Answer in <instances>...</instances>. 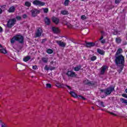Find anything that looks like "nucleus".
<instances>
[{
	"label": "nucleus",
	"mask_w": 127,
	"mask_h": 127,
	"mask_svg": "<svg viewBox=\"0 0 127 127\" xmlns=\"http://www.w3.org/2000/svg\"><path fill=\"white\" fill-rule=\"evenodd\" d=\"M47 52L48 53V54H52V53H53V50L51 49H49L47 50Z\"/></svg>",
	"instance_id": "32"
},
{
	"label": "nucleus",
	"mask_w": 127,
	"mask_h": 127,
	"mask_svg": "<svg viewBox=\"0 0 127 127\" xmlns=\"http://www.w3.org/2000/svg\"><path fill=\"white\" fill-rule=\"evenodd\" d=\"M106 70H107V66L104 65L103 67H102V69L101 70L100 74L101 75L104 74L105 72V71H106Z\"/></svg>",
	"instance_id": "18"
},
{
	"label": "nucleus",
	"mask_w": 127,
	"mask_h": 127,
	"mask_svg": "<svg viewBox=\"0 0 127 127\" xmlns=\"http://www.w3.org/2000/svg\"><path fill=\"white\" fill-rule=\"evenodd\" d=\"M17 52H19V51H18V50H17Z\"/></svg>",
	"instance_id": "62"
},
{
	"label": "nucleus",
	"mask_w": 127,
	"mask_h": 127,
	"mask_svg": "<svg viewBox=\"0 0 127 127\" xmlns=\"http://www.w3.org/2000/svg\"><path fill=\"white\" fill-rule=\"evenodd\" d=\"M83 83L85 85H88V86H95V85H96V84H97L96 82L91 81L88 79H86L85 80H84L83 81Z\"/></svg>",
	"instance_id": "7"
},
{
	"label": "nucleus",
	"mask_w": 127,
	"mask_h": 127,
	"mask_svg": "<svg viewBox=\"0 0 127 127\" xmlns=\"http://www.w3.org/2000/svg\"><path fill=\"white\" fill-rule=\"evenodd\" d=\"M100 105L102 106L103 108H105V105H104V102L103 101L100 102Z\"/></svg>",
	"instance_id": "41"
},
{
	"label": "nucleus",
	"mask_w": 127,
	"mask_h": 127,
	"mask_svg": "<svg viewBox=\"0 0 127 127\" xmlns=\"http://www.w3.org/2000/svg\"><path fill=\"white\" fill-rule=\"evenodd\" d=\"M115 64L117 65H122L125 66V57L123 55L115 56Z\"/></svg>",
	"instance_id": "2"
},
{
	"label": "nucleus",
	"mask_w": 127,
	"mask_h": 127,
	"mask_svg": "<svg viewBox=\"0 0 127 127\" xmlns=\"http://www.w3.org/2000/svg\"><path fill=\"white\" fill-rule=\"evenodd\" d=\"M101 33L102 34H103V35H104V34H105V32L102 31L101 32Z\"/></svg>",
	"instance_id": "54"
},
{
	"label": "nucleus",
	"mask_w": 127,
	"mask_h": 127,
	"mask_svg": "<svg viewBox=\"0 0 127 127\" xmlns=\"http://www.w3.org/2000/svg\"><path fill=\"white\" fill-rule=\"evenodd\" d=\"M100 92L101 93H104V94H105V93H106V89H101L100 90Z\"/></svg>",
	"instance_id": "42"
},
{
	"label": "nucleus",
	"mask_w": 127,
	"mask_h": 127,
	"mask_svg": "<svg viewBox=\"0 0 127 127\" xmlns=\"http://www.w3.org/2000/svg\"><path fill=\"white\" fill-rule=\"evenodd\" d=\"M107 113H108V114H110V115H113V116L117 117V114H115V113H114L113 112H111L110 111H107Z\"/></svg>",
	"instance_id": "36"
},
{
	"label": "nucleus",
	"mask_w": 127,
	"mask_h": 127,
	"mask_svg": "<svg viewBox=\"0 0 127 127\" xmlns=\"http://www.w3.org/2000/svg\"><path fill=\"white\" fill-rule=\"evenodd\" d=\"M113 91H115V87L113 86H110L105 89V95H106V96L111 95L112 92H113Z\"/></svg>",
	"instance_id": "4"
},
{
	"label": "nucleus",
	"mask_w": 127,
	"mask_h": 127,
	"mask_svg": "<svg viewBox=\"0 0 127 127\" xmlns=\"http://www.w3.org/2000/svg\"><path fill=\"white\" fill-rule=\"evenodd\" d=\"M69 94L72 96L73 98H81L82 99V100H86V98H85L84 97H83L82 95H78L76 93L74 92L73 91H70L69 92Z\"/></svg>",
	"instance_id": "5"
},
{
	"label": "nucleus",
	"mask_w": 127,
	"mask_h": 127,
	"mask_svg": "<svg viewBox=\"0 0 127 127\" xmlns=\"http://www.w3.org/2000/svg\"><path fill=\"white\" fill-rule=\"evenodd\" d=\"M52 20L53 22L55 23L56 24H58L59 23L60 20L59 18L56 17H53L52 18Z\"/></svg>",
	"instance_id": "15"
},
{
	"label": "nucleus",
	"mask_w": 127,
	"mask_h": 127,
	"mask_svg": "<svg viewBox=\"0 0 127 127\" xmlns=\"http://www.w3.org/2000/svg\"><path fill=\"white\" fill-rule=\"evenodd\" d=\"M33 4H34V5H39V6H43V5H45V2L38 0H34L33 1Z\"/></svg>",
	"instance_id": "6"
},
{
	"label": "nucleus",
	"mask_w": 127,
	"mask_h": 127,
	"mask_svg": "<svg viewBox=\"0 0 127 127\" xmlns=\"http://www.w3.org/2000/svg\"><path fill=\"white\" fill-rule=\"evenodd\" d=\"M44 22L46 25H50V24L51 23V20L48 17H46L44 18Z\"/></svg>",
	"instance_id": "12"
},
{
	"label": "nucleus",
	"mask_w": 127,
	"mask_h": 127,
	"mask_svg": "<svg viewBox=\"0 0 127 127\" xmlns=\"http://www.w3.org/2000/svg\"><path fill=\"white\" fill-rule=\"evenodd\" d=\"M15 41H17L20 44H23L24 43V37L21 35H16L11 39V44H14Z\"/></svg>",
	"instance_id": "1"
},
{
	"label": "nucleus",
	"mask_w": 127,
	"mask_h": 127,
	"mask_svg": "<svg viewBox=\"0 0 127 127\" xmlns=\"http://www.w3.org/2000/svg\"><path fill=\"white\" fill-rule=\"evenodd\" d=\"M54 63V62L53 61H52L51 62V64H53Z\"/></svg>",
	"instance_id": "57"
},
{
	"label": "nucleus",
	"mask_w": 127,
	"mask_h": 127,
	"mask_svg": "<svg viewBox=\"0 0 127 127\" xmlns=\"http://www.w3.org/2000/svg\"><path fill=\"white\" fill-rule=\"evenodd\" d=\"M101 41V43L104 44V43H106V40L105 39H102L101 40H100Z\"/></svg>",
	"instance_id": "40"
},
{
	"label": "nucleus",
	"mask_w": 127,
	"mask_h": 127,
	"mask_svg": "<svg viewBox=\"0 0 127 127\" xmlns=\"http://www.w3.org/2000/svg\"><path fill=\"white\" fill-rule=\"evenodd\" d=\"M97 52L99 53V54H101V55H104L105 54V51L100 49H97Z\"/></svg>",
	"instance_id": "21"
},
{
	"label": "nucleus",
	"mask_w": 127,
	"mask_h": 127,
	"mask_svg": "<svg viewBox=\"0 0 127 127\" xmlns=\"http://www.w3.org/2000/svg\"><path fill=\"white\" fill-rule=\"evenodd\" d=\"M31 12L32 13V16L33 17H35V16H37V14L40 13V10L37 9H33L31 10Z\"/></svg>",
	"instance_id": "8"
},
{
	"label": "nucleus",
	"mask_w": 127,
	"mask_h": 127,
	"mask_svg": "<svg viewBox=\"0 0 127 127\" xmlns=\"http://www.w3.org/2000/svg\"><path fill=\"white\" fill-rule=\"evenodd\" d=\"M86 47L88 48H91V47H94V46H98V44H95L94 42H86Z\"/></svg>",
	"instance_id": "10"
},
{
	"label": "nucleus",
	"mask_w": 127,
	"mask_h": 127,
	"mask_svg": "<svg viewBox=\"0 0 127 127\" xmlns=\"http://www.w3.org/2000/svg\"><path fill=\"white\" fill-rule=\"evenodd\" d=\"M32 68L34 70H36V69L37 68V65H33V67H32Z\"/></svg>",
	"instance_id": "45"
},
{
	"label": "nucleus",
	"mask_w": 127,
	"mask_h": 127,
	"mask_svg": "<svg viewBox=\"0 0 127 127\" xmlns=\"http://www.w3.org/2000/svg\"><path fill=\"white\" fill-rule=\"evenodd\" d=\"M126 37L127 38V35H126Z\"/></svg>",
	"instance_id": "64"
},
{
	"label": "nucleus",
	"mask_w": 127,
	"mask_h": 127,
	"mask_svg": "<svg viewBox=\"0 0 127 127\" xmlns=\"http://www.w3.org/2000/svg\"><path fill=\"white\" fill-rule=\"evenodd\" d=\"M16 23V19L15 18H12L9 19L7 22L6 27L8 28H11L13 26L15 25V24Z\"/></svg>",
	"instance_id": "3"
},
{
	"label": "nucleus",
	"mask_w": 127,
	"mask_h": 127,
	"mask_svg": "<svg viewBox=\"0 0 127 127\" xmlns=\"http://www.w3.org/2000/svg\"><path fill=\"white\" fill-rule=\"evenodd\" d=\"M0 48H3V47H2V46L0 44Z\"/></svg>",
	"instance_id": "58"
},
{
	"label": "nucleus",
	"mask_w": 127,
	"mask_h": 127,
	"mask_svg": "<svg viewBox=\"0 0 127 127\" xmlns=\"http://www.w3.org/2000/svg\"><path fill=\"white\" fill-rule=\"evenodd\" d=\"M83 58L85 59L86 58L85 57H84Z\"/></svg>",
	"instance_id": "63"
},
{
	"label": "nucleus",
	"mask_w": 127,
	"mask_h": 127,
	"mask_svg": "<svg viewBox=\"0 0 127 127\" xmlns=\"http://www.w3.org/2000/svg\"><path fill=\"white\" fill-rule=\"evenodd\" d=\"M22 48V47L18 46V49L20 50H21V49Z\"/></svg>",
	"instance_id": "53"
},
{
	"label": "nucleus",
	"mask_w": 127,
	"mask_h": 127,
	"mask_svg": "<svg viewBox=\"0 0 127 127\" xmlns=\"http://www.w3.org/2000/svg\"><path fill=\"white\" fill-rule=\"evenodd\" d=\"M120 101H121V102H122V103L123 104H126V105L127 104V99H125V98H121Z\"/></svg>",
	"instance_id": "24"
},
{
	"label": "nucleus",
	"mask_w": 127,
	"mask_h": 127,
	"mask_svg": "<svg viewBox=\"0 0 127 127\" xmlns=\"http://www.w3.org/2000/svg\"><path fill=\"white\" fill-rule=\"evenodd\" d=\"M122 0H115V3L116 4H119V3H120V2H121Z\"/></svg>",
	"instance_id": "38"
},
{
	"label": "nucleus",
	"mask_w": 127,
	"mask_h": 127,
	"mask_svg": "<svg viewBox=\"0 0 127 127\" xmlns=\"http://www.w3.org/2000/svg\"><path fill=\"white\" fill-rule=\"evenodd\" d=\"M121 53H123V49L121 48L118 49L115 56H120V55H122Z\"/></svg>",
	"instance_id": "17"
},
{
	"label": "nucleus",
	"mask_w": 127,
	"mask_h": 127,
	"mask_svg": "<svg viewBox=\"0 0 127 127\" xmlns=\"http://www.w3.org/2000/svg\"><path fill=\"white\" fill-rule=\"evenodd\" d=\"M46 41V39H43L42 42L43 43V42H45Z\"/></svg>",
	"instance_id": "56"
},
{
	"label": "nucleus",
	"mask_w": 127,
	"mask_h": 127,
	"mask_svg": "<svg viewBox=\"0 0 127 127\" xmlns=\"http://www.w3.org/2000/svg\"><path fill=\"white\" fill-rule=\"evenodd\" d=\"M61 13L64 15H65L66 14H69V13H68V11L67 10H62L61 11Z\"/></svg>",
	"instance_id": "29"
},
{
	"label": "nucleus",
	"mask_w": 127,
	"mask_h": 127,
	"mask_svg": "<svg viewBox=\"0 0 127 127\" xmlns=\"http://www.w3.org/2000/svg\"><path fill=\"white\" fill-rule=\"evenodd\" d=\"M69 2H70V0H65L64 1V5L65 6H67L69 5Z\"/></svg>",
	"instance_id": "31"
},
{
	"label": "nucleus",
	"mask_w": 127,
	"mask_h": 127,
	"mask_svg": "<svg viewBox=\"0 0 127 127\" xmlns=\"http://www.w3.org/2000/svg\"><path fill=\"white\" fill-rule=\"evenodd\" d=\"M66 75L68 76V77H71L72 78L76 77V73L72 71H68L66 73Z\"/></svg>",
	"instance_id": "11"
},
{
	"label": "nucleus",
	"mask_w": 127,
	"mask_h": 127,
	"mask_svg": "<svg viewBox=\"0 0 127 127\" xmlns=\"http://www.w3.org/2000/svg\"><path fill=\"white\" fill-rule=\"evenodd\" d=\"M57 43L61 47H65L66 46V43L61 41H57Z\"/></svg>",
	"instance_id": "16"
},
{
	"label": "nucleus",
	"mask_w": 127,
	"mask_h": 127,
	"mask_svg": "<svg viewBox=\"0 0 127 127\" xmlns=\"http://www.w3.org/2000/svg\"><path fill=\"white\" fill-rule=\"evenodd\" d=\"M16 67L18 69H20V70H23V68H22L23 67V66L21 64H18L17 65H16Z\"/></svg>",
	"instance_id": "27"
},
{
	"label": "nucleus",
	"mask_w": 127,
	"mask_h": 127,
	"mask_svg": "<svg viewBox=\"0 0 127 127\" xmlns=\"http://www.w3.org/2000/svg\"><path fill=\"white\" fill-rule=\"evenodd\" d=\"M42 33V29L41 28H39L37 29V32L36 33V35L37 37H40V36H41V34Z\"/></svg>",
	"instance_id": "13"
},
{
	"label": "nucleus",
	"mask_w": 127,
	"mask_h": 127,
	"mask_svg": "<svg viewBox=\"0 0 127 127\" xmlns=\"http://www.w3.org/2000/svg\"><path fill=\"white\" fill-rule=\"evenodd\" d=\"M6 5H3L2 6H1V8H5Z\"/></svg>",
	"instance_id": "48"
},
{
	"label": "nucleus",
	"mask_w": 127,
	"mask_h": 127,
	"mask_svg": "<svg viewBox=\"0 0 127 127\" xmlns=\"http://www.w3.org/2000/svg\"><path fill=\"white\" fill-rule=\"evenodd\" d=\"M124 65H120V66H119L120 69H119L118 70L119 74L121 73V72H122L123 71V69H124Z\"/></svg>",
	"instance_id": "26"
},
{
	"label": "nucleus",
	"mask_w": 127,
	"mask_h": 127,
	"mask_svg": "<svg viewBox=\"0 0 127 127\" xmlns=\"http://www.w3.org/2000/svg\"><path fill=\"white\" fill-rule=\"evenodd\" d=\"M8 12H14L15 11V7L14 6H11L8 10Z\"/></svg>",
	"instance_id": "19"
},
{
	"label": "nucleus",
	"mask_w": 127,
	"mask_h": 127,
	"mask_svg": "<svg viewBox=\"0 0 127 127\" xmlns=\"http://www.w3.org/2000/svg\"><path fill=\"white\" fill-rule=\"evenodd\" d=\"M2 31V28L1 27H0V32H1Z\"/></svg>",
	"instance_id": "55"
},
{
	"label": "nucleus",
	"mask_w": 127,
	"mask_h": 127,
	"mask_svg": "<svg viewBox=\"0 0 127 127\" xmlns=\"http://www.w3.org/2000/svg\"><path fill=\"white\" fill-rule=\"evenodd\" d=\"M81 19L82 20H85V19H87V17L85 15H83L81 16Z\"/></svg>",
	"instance_id": "35"
},
{
	"label": "nucleus",
	"mask_w": 127,
	"mask_h": 127,
	"mask_svg": "<svg viewBox=\"0 0 127 127\" xmlns=\"http://www.w3.org/2000/svg\"><path fill=\"white\" fill-rule=\"evenodd\" d=\"M43 10L44 11V13H47V12H48L49 11L48 8H43Z\"/></svg>",
	"instance_id": "34"
},
{
	"label": "nucleus",
	"mask_w": 127,
	"mask_h": 127,
	"mask_svg": "<svg viewBox=\"0 0 127 127\" xmlns=\"http://www.w3.org/2000/svg\"><path fill=\"white\" fill-rule=\"evenodd\" d=\"M1 127H6V125H5V124H4V123L1 124Z\"/></svg>",
	"instance_id": "43"
},
{
	"label": "nucleus",
	"mask_w": 127,
	"mask_h": 127,
	"mask_svg": "<svg viewBox=\"0 0 127 127\" xmlns=\"http://www.w3.org/2000/svg\"><path fill=\"white\" fill-rule=\"evenodd\" d=\"M52 30L53 32V33L56 34H57L60 32L59 29H58V28H56L55 27H52Z\"/></svg>",
	"instance_id": "14"
},
{
	"label": "nucleus",
	"mask_w": 127,
	"mask_h": 127,
	"mask_svg": "<svg viewBox=\"0 0 127 127\" xmlns=\"http://www.w3.org/2000/svg\"><path fill=\"white\" fill-rule=\"evenodd\" d=\"M127 43L126 42L125 43V44H124V45H127Z\"/></svg>",
	"instance_id": "60"
},
{
	"label": "nucleus",
	"mask_w": 127,
	"mask_h": 127,
	"mask_svg": "<svg viewBox=\"0 0 127 127\" xmlns=\"http://www.w3.org/2000/svg\"><path fill=\"white\" fill-rule=\"evenodd\" d=\"M96 59H97V57L93 56L91 57L90 60L91 61H95V60H96Z\"/></svg>",
	"instance_id": "33"
},
{
	"label": "nucleus",
	"mask_w": 127,
	"mask_h": 127,
	"mask_svg": "<svg viewBox=\"0 0 127 127\" xmlns=\"http://www.w3.org/2000/svg\"><path fill=\"white\" fill-rule=\"evenodd\" d=\"M22 17H23V18H26V17H27V15L26 14H24L23 15Z\"/></svg>",
	"instance_id": "47"
},
{
	"label": "nucleus",
	"mask_w": 127,
	"mask_h": 127,
	"mask_svg": "<svg viewBox=\"0 0 127 127\" xmlns=\"http://www.w3.org/2000/svg\"><path fill=\"white\" fill-rule=\"evenodd\" d=\"M2 13V9L0 8V14H1Z\"/></svg>",
	"instance_id": "50"
},
{
	"label": "nucleus",
	"mask_w": 127,
	"mask_h": 127,
	"mask_svg": "<svg viewBox=\"0 0 127 127\" xmlns=\"http://www.w3.org/2000/svg\"><path fill=\"white\" fill-rule=\"evenodd\" d=\"M42 61L44 63H47L48 62V59H47L46 58H42Z\"/></svg>",
	"instance_id": "30"
},
{
	"label": "nucleus",
	"mask_w": 127,
	"mask_h": 127,
	"mask_svg": "<svg viewBox=\"0 0 127 127\" xmlns=\"http://www.w3.org/2000/svg\"><path fill=\"white\" fill-rule=\"evenodd\" d=\"M55 69V67H52L51 68H50V70H54Z\"/></svg>",
	"instance_id": "52"
},
{
	"label": "nucleus",
	"mask_w": 127,
	"mask_h": 127,
	"mask_svg": "<svg viewBox=\"0 0 127 127\" xmlns=\"http://www.w3.org/2000/svg\"><path fill=\"white\" fill-rule=\"evenodd\" d=\"M56 87H58V88H62L63 89H64L65 88V87H67V88H68V89H69V90H71V87H70V86L69 85H64V84L62 83H56Z\"/></svg>",
	"instance_id": "9"
},
{
	"label": "nucleus",
	"mask_w": 127,
	"mask_h": 127,
	"mask_svg": "<svg viewBox=\"0 0 127 127\" xmlns=\"http://www.w3.org/2000/svg\"><path fill=\"white\" fill-rule=\"evenodd\" d=\"M95 43V44H97V45H98V42H95V43Z\"/></svg>",
	"instance_id": "59"
},
{
	"label": "nucleus",
	"mask_w": 127,
	"mask_h": 127,
	"mask_svg": "<svg viewBox=\"0 0 127 127\" xmlns=\"http://www.w3.org/2000/svg\"><path fill=\"white\" fill-rule=\"evenodd\" d=\"M46 88H51V84H50V83H47L46 84Z\"/></svg>",
	"instance_id": "37"
},
{
	"label": "nucleus",
	"mask_w": 127,
	"mask_h": 127,
	"mask_svg": "<svg viewBox=\"0 0 127 127\" xmlns=\"http://www.w3.org/2000/svg\"><path fill=\"white\" fill-rule=\"evenodd\" d=\"M122 97H124V98H126V99H127V95L126 94H122Z\"/></svg>",
	"instance_id": "44"
},
{
	"label": "nucleus",
	"mask_w": 127,
	"mask_h": 127,
	"mask_svg": "<svg viewBox=\"0 0 127 127\" xmlns=\"http://www.w3.org/2000/svg\"><path fill=\"white\" fill-rule=\"evenodd\" d=\"M81 67L82 65H81V64H79L74 68V70L76 71H79L81 69Z\"/></svg>",
	"instance_id": "20"
},
{
	"label": "nucleus",
	"mask_w": 127,
	"mask_h": 127,
	"mask_svg": "<svg viewBox=\"0 0 127 127\" xmlns=\"http://www.w3.org/2000/svg\"><path fill=\"white\" fill-rule=\"evenodd\" d=\"M2 49H0V53H3V54H6L7 53V52H6V50L3 49V48H2Z\"/></svg>",
	"instance_id": "22"
},
{
	"label": "nucleus",
	"mask_w": 127,
	"mask_h": 127,
	"mask_svg": "<svg viewBox=\"0 0 127 127\" xmlns=\"http://www.w3.org/2000/svg\"><path fill=\"white\" fill-rule=\"evenodd\" d=\"M29 60H30V57H29V56L25 57L23 59V61H24L25 62H27V61H28Z\"/></svg>",
	"instance_id": "28"
},
{
	"label": "nucleus",
	"mask_w": 127,
	"mask_h": 127,
	"mask_svg": "<svg viewBox=\"0 0 127 127\" xmlns=\"http://www.w3.org/2000/svg\"><path fill=\"white\" fill-rule=\"evenodd\" d=\"M25 6H28V7H30V6H31V3L27 1L25 2Z\"/></svg>",
	"instance_id": "23"
},
{
	"label": "nucleus",
	"mask_w": 127,
	"mask_h": 127,
	"mask_svg": "<svg viewBox=\"0 0 127 127\" xmlns=\"http://www.w3.org/2000/svg\"><path fill=\"white\" fill-rule=\"evenodd\" d=\"M92 109H93V110H94V107H92Z\"/></svg>",
	"instance_id": "61"
},
{
	"label": "nucleus",
	"mask_w": 127,
	"mask_h": 127,
	"mask_svg": "<svg viewBox=\"0 0 127 127\" xmlns=\"http://www.w3.org/2000/svg\"><path fill=\"white\" fill-rule=\"evenodd\" d=\"M16 18L17 20H21V17H20L19 16H16Z\"/></svg>",
	"instance_id": "39"
},
{
	"label": "nucleus",
	"mask_w": 127,
	"mask_h": 127,
	"mask_svg": "<svg viewBox=\"0 0 127 127\" xmlns=\"http://www.w3.org/2000/svg\"><path fill=\"white\" fill-rule=\"evenodd\" d=\"M113 34H114V35H117L118 34V32L115 31V32L113 33Z\"/></svg>",
	"instance_id": "49"
},
{
	"label": "nucleus",
	"mask_w": 127,
	"mask_h": 127,
	"mask_svg": "<svg viewBox=\"0 0 127 127\" xmlns=\"http://www.w3.org/2000/svg\"><path fill=\"white\" fill-rule=\"evenodd\" d=\"M104 39V35L103 34L101 35V38L99 39V40H102Z\"/></svg>",
	"instance_id": "46"
},
{
	"label": "nucleus",
	"mask_w": 127,
	"mask_h": 127,
	"mask_svg": "<svg viewBox=\"0 0 127 127\" xmlns=\"http://www.w3.org/2000/svg\"><path fill=\"white\" fill-rule=\"evenodd\" d=\"M47 67V65H46V67H45V69L47 70H49V68H48V67Z\"/></svg>",
	"instance_id": "51"
},
{
	"label": "nucleus",
	"mask_w": 127,
	"mask_h": 127,
	"mask_svg": "<svg viewBox=\"0 0 127 127\" xmlns=\"http://www.w3.org/2000/svg\"><path fill=\"white\" fill-rule=\"evenodd\" d=\"M116 41L118 44L121 43L122 42V39L120 37L116 38Z\"/></svg>",
	"instance_id": "25"
}]
</instances>
